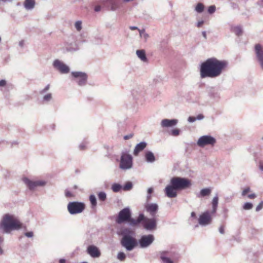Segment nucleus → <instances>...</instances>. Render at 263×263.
I'll return each mask as SVG.
<instances>
[{
	"mask_svg": "<svg viewBox=\"0 0 263 263\" xmlns=\"http://www.w3.org/2000/svg\"><path fill=\"white\" fill-rule=\"evenodd\" d=\"M228 66L225 60H219L216 58H211L202 62L200 65V77L216 78L219 77Z\"/></svg>",
	"mask_w": 263,
	"mask_h": 263,
	"instance_id": "f257e3e1",
	"label": "nucleus"
},
{
	"mask_svg": "<svg viewBox=\"0 0 263 263\" xmlns=\"http://www.w3.org/2000/svg\"><path fill=\"white\" fill-rule=\"evenodd\" d=\"M192 185L189 179L180 177H174L170 180V184L164 189L166 196L170 198L177 196V191L189 188Z\"/></svg>",
	"mask_w": 263,
	"mask_h": 263,
	"instance_id": "f03ea898",
	"label": "nucleus"
},
{
	"mask_svg": "<svg viewBox=\"0 0 263 263\" xmlns=\"http://www.w3.org/2000/svg\"><path fill=\"white\" fill-rule=\"evenodd\" d=\"M22 228V223L13 215L5 214L0 221V231L3 233L9 234L13 230Z\"/></svg>",
	"mask_w": 263,
	"mask_h": 263,
	"instance_id": "7ed1b4c3",
	"label": "nucleus"
},
{
	"mask_svg": "<svg viewBox=\"0 0 263 263\" xmlns=\"http://www.w3.org/2000/svg\"><path fill=\"white\" fill-rule=\"evenodd\" d=\"M133 159L132 156L128 152H122L119 161V168L124 171L131 169L133 166Z\"/></svg>",
	"mask_w": 263,
	"mask_h": 263,
	"instance_id": "20e7f679",
	"label": "nucleus"
},
{
	"mask_svg": "<svg viewBox=\"0 0 263 263\" xmlns=\"http://www.w3.org/2000/svg\"><path fill=\"white\" fill-rule=\"evenodd\" d=\"M85 208V204L81 202H69L67 205V210L71 215L80 214L84 210Z\"/></svg>",
	"mask_w": 263,
	"mask_h": 263,
	"instance_id": "39448f33",
	"label": "nucleus"
},
{
	"mask_svg": "<svg viewBox=\"0 0 263 263\" xmlns=\"http://www.w3.org/2000/svg\"><path fill=\"white\" fill-rule=\"evenodd\" d=\"M121 243L127 251L132 250L137 245L136 239L132 236H125L123 237Z\"/></svg>",
	"mask_w": 263,
	"mask_h": 263,
	"instance_id": "423d86ee",
	"label": "nucleus"
},
{
	"mask_svg": "<svg viewBox=\"0 0 263 263\" xmlns=\"http://www.w3.org/2000/svg\"><path fill=\"white\" fill-rule=\"evenodd\" d=\"M23 181L30 190H34L37 187L44 186L46 184V181L45 180H32L28 178H23Z\"/></svg>",
	"mask_w": 263,
	"mask_h": 263,
	"instance_id": "0eeeda50",
	"label": "nucleus"
},
{
	"mask_svg": "<svg viewBox=\"0 0 263 263\" xmlns=\"http://www.w3.org/2000/svg\"><path fill=\"white\" fill-rule=\"evenodd\" d=\"M132 215L130 210L129 208H125L121 210L118 216L116 219V221L118 224H121L129 220Z\"/></svg>",
	"mask_w": 263,
	"mask_h": 263,
	"instance_id": "6e6552de",
	"label": "nucleus"
},
{
	"mask_svg": "<svg viewBox=\"0 0 263 263\" xmlns=\"http://www.w3.org/2000/svg\"><path fill=\"white\" fill-rule=\"evenodd\" d=\"M216 143V139L210 135L201 136L197 142V144L200 147H203L206 145H214Z\"/></svg>",
	"mask_w": 263,
	"mask_h": 263,
	"instance_id": "1a4fd4ad",
	"label": "nucleus"
},
{
	"mask_svg": "<svg viewBox=\"0 0 263 263\" xmlns=\"http://www.w3.org/2000/svg\"><path fill=\"white\" fill-rule=\"evenodd\" d=\"M71 75L78 85L82 86L86 84L87 76L85 73L80 71H73L71 72Z\"/></svg>",
	"mask_w": 263,
	"mask_h": 263,
	"instance_id": "9d476101",
	"label": "nucleus"
},
{
	"mask_svg": "<svg viewBox=\"0 0 263 263\" xmlns=\"http://www.w3.org/2000/svg\"><path fill=\"white\" fill-rule=\"evenodd\" d=\"M154 240L155 237L153 235H145L141 236L138 242L140 248H146L152 245Z\"/></svg>",
	"mask_w": 263,
	"mask_h": 263,
	"instance_id": "9b49d317",
	"label": "nucleus"
},
{
	"mask_svg": "<svg viewBox=\"0 0 263 263\" xmlns=\"http://www.w3.org/2000/svg\"><path fill=\"white\" fill-rule=\"evenodd\" d=\"M53 66L60 73L63 74L68 73L70 71L69 67L64 62L58 59L53 61Z\"/></svg>",
	"mask_w": 263,
	"mask_h": 263,
	"instance_id": "f8f14e48",
	"label": "nucleus"
},
{
	"mask_svg": "<svg viewBox=\"0 0 263 263\" xmlns=\"http://www.w3.org/2000/svg\"><path fill=\"white\" fill-rule=\"evenodd\" d=\"M142 226L147 231H152L155 230L157 228L156 219L153 218H145L142 221Z\"/></svg>",
	"mask_w": 263,
	"mask_h": 263,
	"instance_id": "ddd939ff",
	"label": "nucleus"
},
{
	"mask_svg": "<svg viewBox=\"0 0 263 263\" xmlns=\"http://www.w3.org/2000/svg\"><path fill=\"white\" fill-rule=\"evenodd\" d=\"M254 51L256 59L263 70V45L259 44H256L254 47Z\"/></svg>",
	"mask_w": 263,
	"mask_h": 263,
	"instance_id": "4468645a",
	"label": "nucleus"
},
{
	"mask_svg": "<svg viewBox=\"0 0 263 263\" xmlns=\"http://www.w3.org/2000/svg\"><path fill=\"white\" fill-rule=\"evenodd\" d=\"M211 214H212L211 213H210V212L206 211L200 215L198 219L199 224L205 226L210 224L212 221Z\"/></svg>",
	"mask_w": 263,
	"mask_h": 263,
	"instance_id": "2eb2a0df",
	"label": "nucleus"
},
{
	"mask_svg": "<svg viewBox=\"0 0 263 263\" xmlns=\"http://www.w3.org/2000/svg\"><path fill=\"white\" fill-rule=\"evenodd\" d=\"M87 253L92 258H98L101 256L99 248L95 245H89L87 248Z\"/></svg>",
	"mask_w": 263,
	"mask_h": 263,
	"instance_id": "dca6fc26",
	"label": "nucleus"
},
{
	"mask_svg": "<svg viewBox=\"0 0 263 263\" xmlns=\"http://www.w3.org/2000/svg\"><path fill=\"white\" fill-rule=\"evenodd\" d=\"M178 122L177 119H163L160 123L161 127L162 128H169L175 126Z\"/></svg>",
	"mask_w": 263,
	"mask_h": 263,
	"instance_id": "f3484780",
	"label": "nucleus"
},
{
	"mask_svg": "<svg viewBox=\"0 0 263 263\" xmlns=\"http://www.w3.org/2000/svg\"><path fill=\"white\" fill-rule=\"evenodd\" d=\"M98 3L108 5L110 7V9L112 11L116 10L119 6V2L117 0H99Z\"/></svg>",
	"mask_w": 263,
	"mask_h": 263,
	"instance_id": "a211bd4d",
	"label": "nucleus"
},
{
	"mask_svg": "<svg viewBox=\"0 0 263 263\" xmlns=\"http://www.w3.org/2000/svg\"><path fill=\"white\" fill-rule=\"evenodd\" d=\"M146 209L149 213L150 215L154 217L158 210V206L156 203H151L146 206Z\"/></svg>",
	"mask_w": 263,
	"mask_h": 263,
	"instance_id": "6ab92c4d",
	"label": "nucleus"
},
{
	"mask_svg": "<svg viewBox=\"0 0 263 263\" xmlns=\"http://www.w3.org/2000/svg\"><path fill=\"white\" fill-rule=\"evenodd\" d=\"M144 216L143 214H140L137 219H134L130 217L129 220V225L132 227L136 226L144 220Z\"/></svg>",
	"mask_w": 263,
	"mask_h": 263,
	"instance_id": "aec40b11",
	"label": "nucleus"
},
{
	"mask_svg": "<svg viewBox=\"0 0 263 263\" xmlns=\"http://www.w3.org/2000/svg\"><path fill=\"white\" fill-rule=\"evenodd\" d=\"M147 143L145 142H141L137 144L134 150V155L137 156L138 154L143 151L146 146Z\"/></svg>",
	"mask_w": 263,
	"mask_h": 263,
	"instance_id": "412c9836",
	"label": "nucleus"
},
{
	"mask_svg": "<svg viewBox=\"0 0 263 263\" xmlns=\"http://www.w3.org/2000/svg\"><path fill=\"white\" fill-rule=\"evenodd\" d=\"M168 251H163L160 254V258L164 263H173V261L168 257L171 255Z\"/></svg>",
	"mask_w": 263,
	"mask_h": 263,
	"instance_id": "4be33fe9",
	"label": "nucleus"
},
{
	"mask_svg": "<svg viewBox=\"0 0 263 263\" xmlns=\"http://www.w3.org/2000/svg\"><path fill=\"white\" fill-rule=\"evenodd\" d=\"M23 5L27 10H31L35 7V0H25Z\"/></svg>",
	"mask_w": 263,
	"mask_h": 263,
	"instance_id": "5701e85b",
	"label": "nucleus"
},
{
	"mask_svg": "<svg viewBox=\"0 0 263 263\" xmlns=\"http://www.w3.org/2000/svg\"><path fill=\"white\" fill-rule=\"evenodd\" d=\"M211 190L210 188H205L202 189L199 193H196V197L198 198H202L208 196L210 195Z\"/></svg>",
	"mask_w": 263,
	"mask_h": 263,
	"instance_id": "b1692460",
	"label": "nucleus"
},
{
	"mask_svg": "<svg viewBox=\"0 0 263 263\" xmlns=\"http://www.w3.org/2000/svg\"><path fill=\"white\" fill-rule=\"evenodd\" d=\"M145 160L147 162L153 163L156 159L154 154L151 151H147L145 154Z\"/></svg>",
	"mask_w": 263,
	"mask_h": 263,
	"instance_id": "393cba45",
	"label": "nucleus"
},
{
	"mask_svg": "<svg viewBox=\"0 0 263 263\" xmlns=\"http://www.w3.org/2000/svg\"><path fill=\"white\" fill-rule=\"evenodd\" d=\"M218 197L216 195L213 199L212 201V210L211 211V214H214L216 213L218 206Z\"/></svg>",
	"mask_w": 263,
	"mask_h": 263,
	"instance_id": "a878e982",
	"label": "nucleus"
},
{
	"mask_svg": "<svg viewBox=\"0 0 263 263\" xmlns=\"http://www.w3.org/2000/svg\"><path fill=\"white\" fill-rule=\"evenodd\" d=\"M136 54L137 57L144 62H146L147 61V59L145 55V52L144 50H137L136 51Z\"/></svg>",
	"mask_w": 263,
	"mask_h": 263,
	"instance_id": "bb28decb",
	"label": "nucleus"
},
{
	"mask_svg": "<svg viewBox=\"0 0 263 263\" xmlns=\"http://www.w3.org/2000/svg\"><path fill=\"white\" fill-rule=\"evenodd\" d=\"M230 30L238 36L241 35L242 33V28L240 26L231 25L230 27Z\"/></svg>",
	"mask_w": 263,
	"mask_h": 263,
	"instance_id": "cd10ccee",
	"label": "nucleus"
},
{
	"mask_svg": "<svg viewBox=\"0 0 263 263\" xmlns=\"http://www.w3.org/2000/svg\"><path fill=\"white\" fill-rule=\"evenodd\" d=\"M209 95L211 97L214 99H219L220 97L219 90L214 88H211L209 92Z\"/></svg>",
	"mask_w": 263,
	"mask_h": 263,
	"instance_id": "c85d7f7f",
	"label": "nucleus"
},
{
	"mask_svg": "<svg viewBox=\"0 0 263 263\" xmlns=\"http://www.w3.org/2000/svg\"><path fill=\"white\" fill-rule=\"evenodd\" d=\"M43 96L42 101L43 103H48L52 99V95L51 93H44Z\"/></svg>",
	"mask_w": 263,
	"mask_h": 263,
	"instance_id": "c756f323",
	"label": "nucleus"
},
{
	"mask_svg": "<svg viewBox=\"0 0 263 263\" xmlns=\"http://www.w3.org/2000/svg\"><path fill=\"white\" fill-rule=\"evenodd\" d=\"M140 36L141 38H143L145 41H146L149 37V35L146 32L144 29H138Z\"/></svg>",
	"mask_w": 263,
	"mask_h": 263,
	"instance_id": "7c9ffc66",
	"label": "nucleus"
},
{
	"mask_svg": "<svg viewBox=\"0 0 263 263\" xmlns=\"http://www.w3.org/2000/svg\"><path fill=\"white\" fill-rule=\"evenodd\" d=\"M204 9V6L203 4L201 3H199L197 4L195 7V11L199 13H202Z\"/></svg>",
	"mask_w": 263,
	"mask_h": 263,
	"instance_id": "2f4dec72",
	"label": "nucleus"
},
{
	"mask_svg": "<svg viewBox=\"0 0 263 263\" xmlns=\"http://www.w3.org/2000/svg\"><path fill=\"white\" fill-rule=\"evenodd\" d=\"M89 200L92 208L96 207L97 204V199L94 195H90L89 196Z\"/></svg>",
	"mask_w": 263,
	"mask_h": 263,
	"instance_id": "473e14b6",
	"label": "nucleus"
},
{
	"mask_svg": "<svg viewBox=\"0 0 263 263\" xmlns=\"http://www.w3.org/2000/svg\"><path fill=\"white\" fill-rule=\"evenodd\" d=\"M133 183L132 182L128 181L125 183L122 189L124 191H130L133 188Z\"/></svg>",
	"mask_w": 263,
	"mask_h": 263,
	"instance_id": "72a5a7b5",
	"label": "nucleus"
},
{
	"mask_svg": "<svg viewBox=\"0 0 263 263\" xmlns=\"http://www.w3.org/2000/svg\"><path fill=\"white\" fill-rule=\"evenodd\" d=\"M122 188V186L118 183H114L111 186V189L114 192H118Z\"/></svg>",
	"mask_w": 263,
	"mask_h": 263,
	"instance_id": "f704fd0d",
	"label": "nucleus"
},
{
	"mask_svg": "<svg viewBox=\"0 0 263 263\" xmlns=\"http://www.w3.org/2000/svg\"><path fill=\"white\" fill-rule=\"evenodd\" d=\"M98 2H99V0H96L95 2H94V4H96V6H95L94 8V10L95 12H100L101 10V6L99 4L105 5L102 3H98Z\"/></svg>",
	"mask_w": 263,
	"mask_h": 263,
	"instance_id": "c9c22d12",
	"label": "nucleus"
},
{
	"mask_svg": "<svg viewBox=\"0 0 263 263\" xmlns=\"http://www.w3.org/2000/svg\"><path fill=\"white\" fill-rule=\"evenodd\" d=\"M98 198L100 201H104L107 198L106 194L104 192H100L98 194Z\"/></svg>",
	"mask_w": 263,
	"mask_h": 263,
	"instance_id": "e433bc0d",
	"label": "nucleus"
},
{
	"mask_svg": "<svg viewBox=\"0 0 263 263\" xmlns=\"http://www.w3.org/2000/svg\"><path fill=\"white\" fill-rule=\"evenodd\" d=\"M74 27L78 31H80L82 28V22L81 21H77L74 23Z\"/></svg>",
	"mask_w": 263,
	"mask_h": 263,
	"instance_id": "4c0bfd02",
	"label": "nucleus"
},
{
	"mask_svg": "<svg viewBox=\"0 0 263 263\" xmlns=\"http://www.w3.org/2000/svg\"><path fill=\"white\" fill-rule=\"evenodd\" d=\"M125 258H126V255L124 253H123L122 252H120L118 253L117 258L119 260L123 261L125 260Z\"/></svg>",
	"mask_w": 263,
	"mask_h": 263,
	"instance_id": "58836bf2",
	"label": "nucleus"
},
{
	"mask_svg": "<svg viewBox=\"0 0 263 263\" xmlns=\"http://www.w3.org/2000/svg\"><path fill=\"white\" fill-rule=\"evenodd\" d=\"M133 232L132 231H130L129 229L126 228L122 230V234L123 235V237H124L125 236H130V234H132Z\"/></svg>",
	"mask_w": 263,
	"mask_h": 263,
	"instance_id": "ea45409f",
	"label": "nucleus"
},
{
	"mask_svg": "<svg viewBox=\"0 0 263 263\" xmlns=\"http://www.w3.org/2000/svg\"><path fill=\"white\" fill-rule=\"evenodd\" d=\"M180 130L177 128L173 129L170 132V135L173 136H178L180 135Z\"/></svg>",
	"mask_w": 263,
	"mask_h": 263,
	"instance_id": "a19ab883",
	"label": "nucleus"
},
{
	"mask_svg": "<svg viewBox=\"0 0 263 263\" xmlns=\"http://www.w3.org/2000/svg\"><path fill=\"white\" fill-rule=\"evenodd\" d=\"M252 208L253 204L250 202H246L243 205V209L245 210H251Z\"/></svg>",
	"mask_w": 263,
	"mask_h": 263,
	"instance_id": "79ce46f5",
	"label": "nucleus"
},
{
	"mask_svg": "<svg viewBox=\"0 0 263 263\" xmlns=\"http://www.w3.org/2000/svg\"><path fill=\"white\" fill-rule=\"evenodd\" d=\"M216 11V7L214 5H211L208 8V13L209 14H213Z\"/></svg>",
	"mask_w": 263,
	"mask_h": 263,
	"instance_id": "37998d69",
	"label": "nucleus"
},
{
	"mask_svg": "<svg viewBox=\"0 0 263 263\" xmlns=\"http://www.w3.org/2000/svg\"><path fill=\"white\" fill-rule=\"evenodd\" d=\"M50 88V85L48 84L46 86V87L43 89L40 90L39 93L40 95H44L45 93Z\"/></svg>",
	"mask_w": 263,
	"mask_h": 263,
	"instance_id": "c03bdc74",
	"label": "nucleus"
},
{
	"mask_svg": "<svg viewBox=\"0 0 263 263\" xmlns=\"http://www.w3.org/2000/svg\"><path fill=\"white\" fill-rule=\"evenodd\" d=\"M4 242V238L3 236L0 235V255H2L4 254V250L2 247V245Z\"/></svg>",
	"mask_w": 263,
	"mask_h": 263,
	"instance_id": "a18cd8bd",
	"label": "nucleus"
},
{
	"mask_svg": "<svg viewBox=\"0 0 263 263\" xmlns=\"http://www.w3.org/2000/svg\"><path fill=\"white\" fill-rule=\"evenodd\" d=\"M65 195L66 197H74V194L68 190H66L65 191Z\"/></svg>",
	"mask_w": 263,
	"mask_h": 263,
	"instance_id": "49530a36",
	"label": "nucleus"
},
{
	"mask_svg": "<svg viewBox=\"0 0 263 263\" xmlns=\"http://www.w3.org/2000/svg\"><path fill=\"white\" fill-rule=\"evenodd\" d=\"M154 189L153 187H149L147 190V199L148 200L151 198V194L153 192Z\"/></svg>",
	"mask_w": 263,
	"mask_h": 263,
	"instance_id": "de8ad7c7",
	"label": "nucleus"
},
{
	"mask_svg": "<svg viewBox=\"0 0 263 263\" xmlns=\"http://www.w3.org/2000/svg\"><path fill=\"white\" fill-rule=\"evenodd\" d=\"M263 208V201H261L256 208V211L259 212Z\"/></svg>",
	"mask_w": 263,
	"mask_h": 263,
	"instance_id": "09e8293b",
	"label": "nucleus"
},
{
	"mask_svg": "<svg viewBox=\"0 0 263 263\" xmlns=\"http://www.w3.org/2000/svg\"><path fill=\"white\" fill-rule=\"evenodd\" d=\"M250 191V188L249 187H247L242 192V196H245L246 194Z\"/></svg>",
	"mask_w": 263,
	"mask_h": 263,
	"instance_id": "8fccbe9b",
	"label": "nucleus"
},
{
	"mask_svg": "<svg viewBox=\"0 0 263 263\" xmlns=\"http://www.w3.org/2000/svg\"><path fill=\"white\" fill-rule=\"evenodd\" d=\"M86 143H84V142L81 143L79 146V149L80 150L85 149L86 148Z\"/></svg>",
	"mask_w": 263,
	"mask_h": 263,
	"instance_id": "3c124183",
	"label": "nucleus"
},
{
	"mask_svg": "<svg viewBox=\"0 0 263 263\" xmlns=\"http://www.w3.org/2000/svg\"><path fill=\"white\" fill-rule=\"evenodd\" d=\"M187 121L190 123H193L196 121V119L195 118V117L190 116L187 119Z\"/></svg>",
	"mask_w": 263,
	"mask_h": 263,
	"instance_id": "603ef678",
	"label": "nucleus"
},
{
	"mask_svg": "<svg viewBox=\"0 0 263 263\" xmlns=\"http://www.w3.org/2000/svg\"><path fill=\"white\" fill-rule=\"evenodd\" d=\"M25 236L27 237H32L33 236V233L32 232H26L24 234Z\"/></svg>",
	"mask_w": 263,
	"mask_h": 263,
	"instance_id": "864d4df0",
	"label": "nucleus"
},
{
	"mask_svg": "<svg viewBox=\"0 0 263 263\" xmlns=\"http://www.w3.org/2000/svg\"><path fill=\"white\" fill-rule=\"evenodd\" d=\"M133 134H129L128 135H125L124 136V139L125 140H128L130 138H132L133 137Z\"/></svg>",
	"mask_w": 263,
	"mask_h": 263,
	"instance_id": "5fc2aeb1",
	"label": "nucleus"
},
{
	"mask_svg": "<svg viewBox=\"0 0 263 263\" xmlns=\"http://www.w3.org/2000/svg\"><path fill=\"white\" fill-rule=\"evenodd\" d=\"M204 118V117L202 114H199L196 117H195L196 120H201L203 119Z\"/></svg>",
	"mask_w": 263,
	"mask_h": 263,
	"instance_id": "6e6d98bb",
	"label": "nucleus"
},
{
	"mask_svg": "<svg viewBox=\"0 0 263 263\" xmlns=\"http://www.w3.org/2000/svg\"><path fill=\"white\" fill-rule=\"evenodd\" d=\"M219 232L220 234H223L224 233V227L223 226H221L219 228Z\"/></svg>",
	"mask_w": 263,
	"mask_h": 263,
	"instance_id": "4d7b16f0",
	"label": "nucleus"
},
{
	"mask_svg": "<svg viewBox=\"0 0 263 263\" xmlns=\"http://www.w3.org/2000/svg\"><path fill=\"white\" fill-rule=\"evenodd\" d=\"M248 197L250 199H254L256 197V195L255 194L253 193V194H249L248 195Z\"/></svg>",
	"mask_w": 263,
	"mask_h": 263,
	"instance_id": "13d9d810",
	"label": "nucleus"
},
{
	"mask_svg": "<svg viewBox=\"0 0 263 263\" xmlns=\"http://www.w3.org/2000/svg\"><path fill=\"white\" fill-rule=\"evenodd\" d=\"M257 5L260 7H263V0H259L257 2Z\"/></svg>",
	"mask_w": 263,
	"mask_h": 263,
	"instance_id": "bf43d9fd",
	"label": "nucleus"
},
{
	"mask_svg": "<svg viewBox=\"0 0 263 263\" xmlns=\"http://www.w3.org/2000/svg\"><path fill=\"white\" fill-rule=\"evenodd\" d=\"M6 84V82L4 80H2L0 81V86H4Z\"/></svg>",
	"mask_w": 263,
	"mask_h": 263,
	"instance_id": "052dcab7",
	"label": "nucleus"
},
{
	"mask_svg": "<svg viewBox=\"0 0 263 263\" xmlns=\"http://www.w3.org/2000/svg\"><path fill=\"white\" fill-rule=\"evenodd\" d=\"M203 24V21H199L197 23V26L198 27H201V26Z\"/></svg>",
	"mask_w": 263,
	"mask_h": 263,
	"instance_id": "680f3d73",
	"label": "nucleus"
},
{
	"mask_svg": "<svg viewBox=\"0 0 263 263\" xmlns=\"http://www.w3.org/2000/svg\"><path fill=\"white\" fill-rule=\"evenodd\" d=\"M129 29L131 30H138L139 29L136 26H130Z\"/></svg>",
	"mask_w": 263,
	"mask_h": 263,
	"instance_id": "e2e57ef3",
	"label": "nucleus"
},
{
	"mask_svg": "<svg viewBox=\"0 0 263 263\" xmlns=\"http://www.w3.org/2000/svg\"><path fill=\"white\" fill-rule=\"evenodd\" d=\"M259 167L261 171H263V162H260L259 163Z\"/></svg>",
	"mask_w": 263,
	"mask_h": 263,
	"instance_id": "0e129e2a",
	"label": "nucleus"
},
{
	"mask_svg": "<svg viewBox=\"0 0 263 263\" xmlns=\"http://www.w3.org/2000/svg\"><path fill=\"white\" fill-rule=\"evenodd\" d=\"M59 263H65L66 260L64 258H61L59 261Z\"/></svg>",
	"mask_w": 263,
	"mask_h": 263,
	"instance_id": "69168bd1",
	"label": "nucleus"
},
{
	"mask_svg": "<svg viewBox=\"0 0 263 263\" xmlns=\"http://www.w3.org/2000/svg\"><path fill=\"white\" fill-rule=\"evenodd\" d=\"M202 34L205 39H206V33L205 31L202 32Z\"/></svg>",
	"mask_w": 263,
	"mask_h": 263,
	"instance_id": "338daca9",
	"label": "nucleus"
},
{
	"mask_svg": "<svg viewBox=\"0 0 263 263\" xmlns=\"http://www.w3.org/2000/svg\"><path fill=\"white\" fill-rule=\"evenodd\" d=\"M24 42L23 41H21L19 42V46L21 47H23L24 46Z\"/></svg>",
	"mask_w": 263,
	"mask_h": 263,
	"instance_id": "774afa93",
	"label": "nucleus"
}]
</instances>
